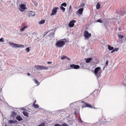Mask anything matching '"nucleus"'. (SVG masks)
I'll return each mask as SVG.
<instances>
[{"instance_id": "f257e3e1", "label": "nucleus", "mask_w": 126, "mask_h": 126, "mask_svg": "<svg viewBox=\"0 0 126 126\" xmlns=\"http://www.w3.org/2000/svg\"><path fill=\"white\" fill-rule=\"evenodd\" d=\"M66 42V41H64L62 40H59L56 42L55 46L57 47H63Z\"/></svg>"}, {"instance_id": "f03ea898", "label": "nucleus", "mask_w": 126, "mask_h": 126, "mask_svg": "<svg viewBox=\"0 0 126 126\" xmlns=\"http://www.w3.org/2000/svg\"><path fill=\"white\" fill-rule=\"evenodd\" d=\"M101 73V69L100 67H97L94 69V73L98 78H99L100 76Z\"/></svg>"}, {"instance_id": "7ed1b4c3", "label": "nucleus", "mask_w": 126, "mask_h": 126, "mask_svg": "<svg viewBox=\"0 0 126 126\" xmlns=\"http://www.w3.org/2000/svg\"><path fill=\"white\" fill-rule=\"evenodd\" d=\"M9 44L13 47L23 48L24 47V46L22 45L14 43L12 42H9Z\"/></svg>"}, {"instance_id": "20e7f679", "label": "nucleus", "mask_w": 126, "mask_h": 126, "mask_svg": "<svg viewBox=\"0 0 126 126\" xmlns=\"http://www.w3.org/2000/svg\"><path fill=\"white\" fill-rule=\"evenodd\" d=\"M19 10L21 11H24L25 9H27L25 5L22 4L19 6V8H18Z\"/></svg>"}, {"instance_id": "39448f33", "label": "nucleus", "mask_w": 126, "mask_h": 126, "mask_svg": "<svg viewBox=\"0 0 126 126\" xmlns=\"http://www.w3.org/2000/svg\"><path fill=\"white\" fill-rule=\"evenodd\" d=\"M85 107H89L91 108H95L94 105H92V106L91 105L86 103L84 102V103L82 105L81 107L82 108H83Z\"/></svg>"}, {"instance_id": "423d86ee", "label": "nucleus", "mask_w": 126, "mask_h": 126, "mask_svg": "<svg viewBox=\"0 0 126 126\" xmlns=\"http://www.w3.org/2000/svg\"><path fill=\"white\" fill-rule=\"evenodd\" d=\"M91 35V33H89L87 31H85L84 32V36L86 39H88Z\"/></svg>"}, {"instance_id": "0eeeda50", "label": "nucleus", "mask_w": 126, "mask_h": 126, "mask_svg": "<svg viewBox=\"0 0 126 126\" xmlns=\"http://www.w3.org/2000/svg\"><path fill=\"white\" fill-rule=\"evenodd\" d=\"M70 69H78L79 68V66L78 65H75L74 64L70 65Z\"/></svg>"}, {"instance_id": "6e6552de", "label": "nucleus", "mask_w": 126, "mask_h": 126, "mask_svg": "<svg viewBox=\"0 0 126 126\" xmlns=\"http://www.w3.org/2000/svg\"><path fill=\"white\" fill-rule=\"evenodd\" d=\"M58 9V8L57 7H55L53 8L52 11V13L50 15L51 16L55 15L56 14L57 12V10Z\"/></svg>"}, {"instance_id": "1a4fd4ad", "label": "nucleus", "mask_w": 126, "mask_h": 126, "mask_svg": "<svg viewBox=\"0 0 126 126\" xmlns=\"http://www.w3.org/2000/svg\"><path fill=\"white\" fill-rule=\"evenodd\" d=\"M75 20H73L71 21L69 24V26L70 28L73 27L74 25V23L76 22Z\"/></svg>"}, {"instance_id": "9d476101", "label": "nucleus", "mask_w": 126, "mask_h": 126, "mask_svg": "<svg viewBox=\"0 0 126 126\" xmlns=\"http://www.w3.org/2000/svg\"><path fill=\"white\" fill-rule=\"evenodd\" d=\"M83 10V8L79 9L77 11V13L78 14H81L82 13Z\"/></svg>"}, {"instance_id": "9b49d317", "label": "nucleus", "mask_w": 126, "mask_h": 126, "mask_svg": "<svg viewBox=\"0 0 126 126\" xmlns=\"http://www.w3.org/2000/svg\"><path fill=\"white\" fill-rule=\"evenodd\" d=\"M40 70H47L48 69V68L47 67L43 66V65H41Z\"/></svg>"}, {"instance_id": "f8f14e48", "label": "nucleus", "mask_w": 126, "mask_h": 126, "mask_svg": "<svg viewBox=\"0 0 126 126\" xmlns=\"http://www.w3.org/2000/svg\"><path fill=\"white\" fill-rule=\"evenodd\" d=\"M92 58H91L85 59L86 62L87 63H88L92 60Z\"/></svg>"}, {"instance_id": "ddd939ff", "label": "nucleus", "mask_w": 126, "mask_h": 126, "mask_svg": "<svg viewBox=\"0 0 126 126\" xmlns=\"http://www.w3.org/2000/svg\"><path fill=\"white\" fill-rule=\"evenodd\" d=\"M23 113L24 116L28 117H29L28 113L27 111H23Z\"/></svg>"}, {"instance_id": "4468645a", "label": "nucleus", "mask_w": 126, "mask_h": 126, "mask_svg": "<svg viewBox=\"0 0 126 126\" xmlns=\"http://www.w3.org/2000/svg\"><path fill=\"white\" fill-rule=\"evenodd\" d=\"M33 13V12L32 11H30L29 13L28 16L29 17L33 16L35 15V14H32V13Z\"/></svg>"}, {"instance_id": "2eb2a0df", "label": "nucleus", "mask_w": 126, "mask_h": 126, "mask_svg": "<svg viewBox=\"0 0 126 126\" xmlns=\"http://www.w3.org/2000/svg\"><path fill=\"white\" fill-rule=\"evenodd\" d=\"M126 13V9H124V10L121 12V14L122 16L125 15Z\"/></svg>"}, {"instance_id": "dca6fc26", "label": "nucleus", "mask_w": 126, "mask_h": 126, "mask_svg": "<svg viewBox=\"0 0 126 126\" xmlns=\"http://www.w3.org/2000/svg\"><path fill=\"white\" fill-rule=\"evenodd\" d=\"M16 119L19 121H20L22 120V118L20 115H18L16 117Z\"/></svg>"}, {"instance_id": "f3484780", "label": "nucleus", "mask_w": 126, "mask_h": 126, "mask_svg": "<svg viewBox=\"0 0 126 126\" xmlns=\"http://www.w3.org/2000/svg\"><path fill=\"white\" fill-rule=\"evenodd\" d=\"M45 22V20L42 19L39 22L38 24H44Z\"/></svg>"}, {"instance_id": "a211bd4d", "label": "nucleus", "mask_w": 126, "mask_h": 126, "mask_svg": "<svg viewBox=\"0 0 126 126\" xmlns=\"http://www.w3.org/2000/svg\"><path fill=\"white\" fill-rule=\"evenodd\" d=\"M32 106L34 108H38L39 107V105L37 104H34V103H33L32 105Z\"/></svg>"}, {"instance_id": "6ab92c4d", "label": "nucleus", "mask_w": 126, "mask_h": 126, "mask_svg": "<svg viewBox=\"0 0 126 126\" xmlns=\"http://www.w3.org/2000/svg\"><path fill=\"white\" fill-rule=\"evenodd\" d=\"M41 65H35L34 67L36 70H40Z\"/></svg>"}, {"instance_id": "aec40b11", "label": "nucleus", "mask_w": 126, "mask_h": 126, "mask_svg": "<svg viewBox=\"0 0 126 126\" xmlns=\"http://www.w3.org/2000/svg\"><path fill=\"white\" fill-rule=\"evenodd\" d=\"M108 49L110 50H113L114 49V47H111L110 45L108 46Z\"/></svg>"}, {"instance_id": "412c9836", "label": "nucleus", "mask_w": 126, "mask_h": 126, "mask_svg": "<svg viewBox=\"0 0 126 126\" xmlns=\"http://www.w3.org/2000/svg\"><path fill=\"white\" fill-rule=\"evenodd\" d=\"M100 6L99 4V2L97 3L96 5V8L97 9H99L100 8Z\"/></svg>"}, {"instance_id": "4be33fe9", "label": "nucleus", "mask_w": 126, "mask_h": 126, "mask_svg": "<svg viewBox=\"0 0 126 126\" xmlns=\"http://www.w3.org/2000/svg\"><path fill=\"white\" fill-rule=\"evenodd\" d=\"M28 27L27 26H25V27H24L20 29V31L21 32H22L24 30V29L25 28H28Z\"/></svg>"}, {"instance_id": "5701e85b", "label": "nucleus", "mask_w": 126, "mask_h": 126, "mask_svg": "<svg viewBox=\"0 0 126 126\" xmlns=\"http://www.w3.org/2000/svg\"><path fill=\"white\" fill-rule=\"evenodd\" d=\"M60 9L61 10L63 11V12H64L65 10V8L62 6L60 7Z\"/></svg>"}, {"instance_id": "b1692460", "label": "nucleus", "mask_w": 126, "mask_h": 126, "mask_svg": "<svg viewBox=\"0 0 126 126\" xmlns=\"http://www.w3.org/2000/svg\"><path fill=\"white\" fill-rule=\"evenodd\" d=\"M33 80L35 83H36L37 85H39L38 82L37 80L36 79H34Z\"/></svg>"}, {"instance_id": "393cba45", "label": "nucleus", "mask_w": 126, "mask_h": 126, "mask_svg": "<svg viewBox=\"0 0 126 126\" xmlns=\"http://www.w3.org/2000/svg\"><path fill=\"white\" fill-rule=\"evenodd\" d=\"M61 5L62 6H63L65 7L66 6L67 4L65 2L63 3H62Z\"/></svg>"}, {"instance_id": "a878e982", "label": "nucleus", "mask_w": 126, "mask_h": 126, "mask_svg": "<svg viewBox=\"0 0 126 126\" xmlns=\"http://www.w3.org/2000/svg\"><path fill=\"white\" fill-rule=\"evenodd\" d=\"M118 37L119 38H123L124 36L123 35H121V34H119L118 35Z\"/></svg>"}, {"instance_id": "bb28decb", "label": "nucleus", "mask_w": 126, "mask_h": 126, "mask_svg": "<svg viewBox=\"0 0 126 126\" xmlns=\"http://www.w3.org/2000/svg\"><path fill=\"white\" fill-rule=\"evenodd\" d=\"M29 47L30 48V47H27L26 49V50L27 51V52H28L30 51V49L29 48Z\"/></svg>"}, {"instance_id": "cd10ccee", "label": "nucleus", "mask_w": 126, "mask_h": 126, "mask_svg": "<svg viewBox=\"0 0 126 126\" xmlns=\"http://www.w3.org/2000/svg\"><path fill=\"white\" fill-rule=\"evenodd\" d=\"M45 124L44 123H43L40 124L38 126H45Z\"/></svg>"}, {"instance_id": "c85d7f7f", "label": "nucleus", "mask_w": 126, "mask_h": 126, "mask_svg": "<svg viewBox=\"0 0 126 126\" xmlns=\"http://www.w3.org/2000/svg\"><path fill=\"white\" fill-rule=\"evenodd\" d=\"M62 126H69V125L66 123L63 124L62 125Z\"/></svg>"}, {"instance_id": "c756f323", "label": "nucleus", "mask_w": 126, "mask_h": 126, "mask_svg": "<svg viewBox=\"0 0 126 126\" xmlns=\"http://www.w3.org/2000/svg\"><path fill=\"white\" fill-rule=\"evenodd\" d=\"M4 39L3 38H1L0 39V42H4Z\"/></svg>"}, {"instance_id": "7c9ffc66", "label": "nucleus", "mask_w": 126, "mask_h": 126, "mask_svg": "<svg viewBox=\"0 0 126 126\" xmlns=\"http://www.w3.org/2000/svg\"><path fill=\"white\" fill-rule=\"evenodd\" d=\"M96 21L97 22H99L100 23H102V21L100 19H99L97 20Z\"/></svg>"}, {"instance_id": "2f4dec72", "label": "nucleus", "mask_w": 126, "mask_h": 126, "mask_svg": "<svg viewBox=\"0 0 126 126\" xmlns=\"http://www.w3.org/2000/svg\"><path fill=\"white\" fill-rule=\"evenodd\" d=\"M65 56L64 55L61 58V59L62 60H63L65 58Z\"/></svg>"}, {"instance_id": "473e14b6", "label": "nucleus", "mask_w": 126, "mask_h": 126, "mask_svg": "<svg viewBox=\"0 0 126 126\" xmlns=\"http://www.w3.org/2000/svg\"><path fill=\"white\" fill-rule=\"evenodd\" d=\"M9 122L10 124H12V123H14V122H13V120H9Z\"/></svg>"}, {"instance_id": "72a5a7b5", "label": "nucleus", "mask_w": 126, "mask_h": 126, "mask_svg": "<svg viewBox=\"0 0 126 126\" xmlns=\"http://www.w3.org/2000/svg\"><path fill=\"white\" fill-rule=\"evenodd\" d=\"M12 114L14 116H15L16 114V112H12Z\"/></svg>"}, {"instance_id": "f704fd0d", "label": "nucleus", "mask_w": 126, "mask_h": 126, "mask_svg": "<svg viewBox=\"0 0 126 126\" xmlns=\"http://www.w3.org/2000/svg\"><path fill=\"white\" fill-rule=\"evenodd\" d=\"M54 126H62L61 125H60L59 124H55Z\"/></svg>"}, {"instance_id": "c9c22d12", "label": "nucleus", "mask_w": 126, "mask_h": 126, "mask_svg": "<svg viewBox=\"0 0 126 126\" xmlns=\"http://www.w3.org/2000/svg\"><path fill=\"white\" fill-rule=\"evenodd\" d=\"M108 60H107V61H106V63L105 65L106 66H107L108 65Z\"/></svg>"}, {"instance_id": "e433bc0d", "label": "nucleus", "mask_w": 126, "mask_h": 126, "mask_svg": "<svg viewBox=\"0 0 126 126\" xmlns=\"http://www.w3.org/2000/svg\"><path fill=\"white\" fill-rule=\"evenodd\" d=\"M119 48H115L114 49V50H115V51H117L118 50Z\"/></svg>"}, {"instance_id": "4c0bfd02", "label": "nucleus", "mask_w": 126, "mask_h": 126, "mask_svg": "<svg viewBox=\"0 0 126 126\" xmlns=\"http://www.w3.org/2000/svg\"><path fill=\"white\" fill-rule=\"evenodd\" d=\"M72 9V7H71V5H70V6H69V10H71V9Z\"/></svg>"}, {"instance_id": "58836bf2", "label": "nucleus", "mask_w": 126, "mask_h": 126, "mask_svg": "<svg viewBox=\"0 0 126 126\" xmlns=\"http://www.w3.org/2000/svg\"><path fill=\"white\" fill-rule=\"evenodd\" d=\"M65 58H66L67 60H70V59L68 58L67 56H65Z\"/></svg>"}, {"instance_id": "ea45409f", "label": "nucleus", "mask_w": 126, "mask_h": 126, "mask_svg": "<svg viewBox=\"0 0 126 126\" xmlns=\"http://www.w3.org/2000/svg\"><path fill=\"white\" fill-rule=\"evenodd\" d=\"M48 32H46V33L44 34V35L43 36V37H44L45 36V35H46V34Z\"/></svg>"}, {"instance_id": "a19ab883", "label": "nucleus", "mask_w": 126, "mask_h": 126, "mask_svg": "<svg viewBox=\"0 0 126 126\" xmlns=\"http://www.w3.org/2000/svg\"><path fill=\"white\" fill-rule=\"evenodd\" d=\"M2 70L1 69V68L0 67V75L1 74V71Z\"/></svg>"}, {"instance_id": "79ce46f5", "label": "nucleus", "mask_w": 126, "mask_h": 126, "mask_svg": "<svg viewBox=\"0 0 126 126\" xmlns=\"http://www.w3.org/2000/svg\"><path fill=\"white\" fill-rule=\"evenodd\" d=\"M74 113L75 114H76L77 113V112L76 111H75Z\"/></svg>"}, {"instance_id": "37998d69", "label": "nucleus", "mask_w": 126, "mask_h": 126, "mask_svg": "<svg viewBox=\"0 0 126 126\" xmlns=\"http://www.w3.org/2000/svg\"><path fill=\"white\" fill-rule=\"evenodd\" d=\"M47 63L48 64H50L52 63V62H47Z\"/></svg>"}, {"instance_id": "c03bdc74", "label": "nucleus", "mask_w": 126, "mask_h": 126, "mask_svg": "<svg viewBox=\"0 0 126 126\" xmlns=\"http://www.w3.org/2000/svg\"><path fill=\"white\" fill-rule=\"evenodd\" d=\"M121 28H118V30L119 31H120L121 30Z\"/></svg>"}, {"instance_id": "a18cd8bd", "label": "nucleus", "mask_w": 126, "mask_h": 126, "mask_svg": "<svg viewBox=\"0 0 126 126\" xmlns=\"http://www.w3.org/2000/svg\"><path fill=\"white\" fill-rule=\"evenodd\" d=\"M112 50V51H111V53H113V52H114L115 51V50Z\"/></svg>"}, {"instance_id": "49530a36", "label": "nucleus", "mask_w": 126, "mask_h": 126, "mask_svg": "<svg viewBox=\"0 0 126 126\" xmlns=\"http://www.w3.org/2000/svg\"><path fill=\"white\" fill-rule=\"evenodd\" d=\"M36 102V100H35L34 102L33 103H34V104H35V103Z\"/></svg>"}, {"instance_id": "de8ad7c7", "label": "nucleus", "mask_w": 126, "mask_h": 126, "mask_svg": "<svg viewBox=\"0 0 126 126\" xmlns=\"http://www.w3.org/2000/svg\"><path fill=\"white\" fill-rule=\"evenodd\" d=\"M27 74L28 76H30V74L29 73H27Z\"/></svg>"}, {"instance_id": "09e8293b", "label": "nucleus", "mask_w": 126, "mask_h": 126, "mask_svg": "<svg viewBox=\"0 0 126 126\" xmlns=\"http://www.w3.org/2000/svg\"><path fill=\"white\" fill-rule=\"evenodd\" d=\"M82 5H83V6H84V5H85L84 4V3H83V4H82Z\"/></svg>"}, {"instance_id": "8fccbe9b", "label": "nucleus", "mask_w": 126, "mask_h": 126, "mask_svg": "<svg viewBox=\"0 0 126 126\" xmlns=\"http://www.w3.org/2000/svg\"><path fill=\"white\" fill-rule=\"evenodd\" d=\"M105 68V67H104L103 68V69H104Z\"/></svg>"}, {"instance_id": "3c124183", "label": "nucleus", "mask_w": 126, "mask_h": 126, "mask_svg": "<svg viewBox=\"0 0 126 126\" xmlns=\"http://www.w3.org/2000/svg\"><path fill=\"white\" fill-rule=\"evenodd\" d=\"M5 126H7L6 125H5Z\"/></svg>"}, {"instance_id": "603ef678", "label": "nucleus", "mask_w": 126, "mask_h": 126, "mask_svg": "<svg viewBox=\"0 0 126 126\" xmlns=\"http://www.w3.org/2000/svg\"><path fill=\"white\" fill-rule=\"evenodd\" d=\"M82 122V121H80V122Z\"/></svg>"}]
</instances>
